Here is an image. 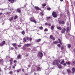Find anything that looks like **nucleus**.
Segmentation results:
<instances>
[{
  "mask_svg": "<svg viewBox=\"0 0 75 75\" xmlns=\"http://www.w3.org/2000/svg\"><path fill=\"white\" fill-rule=\"evenodd\" d=\"M34 19V17H31V18H30V21L32 22H33V23H35L36 24L37 22Z\"/></svg>",
  "mask_w": 75,
  "mask_h": 75,
  "instance_id": "obj_1",
  "label": "nucleus"
},
{
  "mask_svg": "<svg viewBox=\"0 0 75 75\" xmlns=\"http://www.w3.org/2000/svg\"><path fill=\"white\" fill-rule=\"evenodd\" d=\"M58 23L59 24H64L65 22L64 21H59Z\"/></svg>",
  "mask_w": 75,
  "mask_h": 75,
  "instance_id": "obj_2",
  "label": "nucleus"
},
{
  "mask_svg": "<svg viewBox=\"0 0 75 75\" xmlns=\"http://www.w3.org/2000/svg\"><path fill=\"white\" fill-rule=\"evenodd\" d=\"M52 15L54 17H57V15L56 14L55 12H53L52 13Z\"/></svg>",
  "mask_w": 75,
  "mask_h": 75,
  "instance_id": "obj_3",
  "label": "nucleus"
},
{
  "mask_svg": "<svg viewBox=\"0 0 75 75\" xmlns=\"http://www.w3.org/2000/svg\"><path fill=\"white\" fill-rule=\"evenodd\" d=\"M53 65L56 64L57 65V64H58V63L57 62V61L56 60H55L53 61Z\"/></svg>",
  "mask_w": 75,
  "mask_h": 75,
  "instance_id": "obj_4",
  "label": "nucleus"
},
{
  "mask_svg": "<svg viewBox=\"0 0 75 75\" xmlns=\"http://www.w3.org/2000/svg\"><path fill=\"white\" fill-rule=\"evenodd\" d=\"M5 43H6V42H5V41H3L2 43H0V46H3Z\"/></svg>",
  "mask_w": 75,
  "mask_h": 75,
  "instance_id": "obj_5",
  "label": "nucleus"
},
{
  "mask_svg": "<svg viewBox=\"0 0 75 75\" xmlns=\"http://www.w3.org/2000/svg\"><path fill=\"white\" fill-rule=\"evenodd\" d=\"M38 54L40 57H42L43 56V54H42V52H39L38 53Z\"/></svg>",
  "mask_w": 75,
  "mask_h": 75,
  "instance_id": "obj_6",
  "label": "nucleus"
},
{
  "mask_svg": "<svg viewBox=\"0 0 75 75\" xmlns=\"http://www.w3.org/2000/svg\"><path fill=\"white\" fill-rule=\"evenodd\" d=\"M31 45V44L30 43V44H25L24 45V46H25V47H30V46Z\"/></svg>",
  "mask_w": 75,
  "mask_h": 75,
  "instance_id": "obj_7",
  "label": "nucleus"
},
{
  "mask_svg": "<svg viewBox=\"0 0 75 75\" xmlns=\"http://www.w3.org/2000/svg\"><path fill=\"white\" fill-rule=\"evenodd\" d=\"M35 8L36 10H41V9H40L39 7L37 6H35Z\"/></svg>",
  "mask_w": 75,
  "mask_h": 75,
  "instance_id": "obj_8",
  "label": "nucleus"
},
{
  "mask_svg": "<svg viewBox=\"0 0 75 75\" xmlns=\"http://www.w3.org/2000/svg\"><path fill=\"white\" fill-rule=\"evenodd\" d=\"M66 30V29H65V28L63 29L62 31V33H64L65 32Z\"/></svg>",
  "mask_w": 75,
  "mask_h": 75,
  "instance_id": "obj_9",
  "label": "nucleus"
},
{
  "mask_svg": "<svg viewBox=\"0 0 75 75\" xmlns=\"http://www.w3.org/2000/svg\"><path fill=\"white\" fill-rule=\"evenodd\" d=\"M49 73H50V71H48V70H47L46 71L45 74L46 75H48Z\"/></svg>",
  "mask_w": 75,
  "mask_h": 75,
  "instance_id": "obj_10",
  "label": "nucleus"
},
{
  "mask_svg": "<svg viewBox=\"0 0 75 75\" xmlns=\"http://www.w3.org/2000/svg\"><path fill=\"white\" fill-rule=\"evenodd\" d=\"M59 42L58 41H55L53 42V43L55 44H58Z\"/></svg>",
  "mask_w": 75,
  "mask_h": 75,
  "instance_id": "obj_11",
  "label": "nucleus"
},
{
  "mask_svg": "<svg viewBox=\"0 0 75 75\" xmlns=\"http://www.w3.org/2000/svg\"><path fill=\"white\" fill-rule=\"evenodd\" d=\"M12 45L13 47H17V45L16 43H13L12 44Z\"/></svg>",
  "mask_w": 75,
  "mask_h": 75,
  "instance_id": "obj_12",
  "label": "nucleus"
},
{
  "mask_svg": "<svg viewBox=\"0 0 75 75\" xmlns=\"http://www.w3.org/2000/svg\"><path fill=\"white\" fill-rule=\"evenodd\" d=\"M57 66H58V67L59 68H61V65L60 64H57Z\"/></svg>",
  "mask_w": 75,
  "mask_h": 75,
  "instance_id": "obj_13",
  "label": "nucleus"
},
{
  "mask_svg": "<svg viewBox=\"0 0 75 75\" xmlns=\"http://www.w3.org/2000/svg\"><path fill=\"white\" fill-rule=\"evenodd\" d=\"M1 63H2V64H3V59H1L0 60V64H1Z\"/></svg>",
  "mask_w": 75,
  "mask_h": 75,
  "instance_id": "obj_14",
  "label": "nucleus"
},
{
  "mask_svg": "<svg viewBox=\"0 0 75 75\" xmlns=\"http://www.w3.org/2000/svg\"><path fill=\"white\" fill-rule=\"evenodd\" d=\"M69 27H67V32L68 33V31H69Z\"/></svg>",
  "mask_w": 75,
  "mask_h": 75,
  "instance_id": "obj_15",
  "label": "nucleus"
},
{
  "mask_svg": "<svg viewBox=\"0 0 75 75\" xmlns=\"http://www.w3.org/2000/svg\"><path fill=\"white\" fill-rule=\"evenodd\" d=\"M72 71H73V73H74L75 72V68H73L72 69Z\"/></svg>",
  "mask_w": 75,
  "mask_h": 75,
  "instance_id": "obj_16",
  "label": "nucleus"
},
{
  "mask_svg": "<svg viewBox=\"0 0 75 75\" xmlns=\"http://www.w3.org/2000/svg\"><path fill=\"white\" fill-rule=\"evenodd\" d=\"M41 39H39L38 40H35V42H40V41H41Z\"/></svg>",
  "mask_w": 75,
  "mask_h": 75,
  "instance_id": "obj_17",
  "label": "nucleus"
},
{
  "mask_svg": "<svg viewBox=\"0 0 75 75\" xmlns=\"http://www.w3.org/2000/svg\"><path fill=\"white\" fill-rule=\"evenodd\" d=\"M37 71H41V68L40 67H38Z\"/></svg>",
  "mask_w": 75,
  "mask_h": 75,
  "instance_id": "obj_18",
  "label": "nucleus"
},
{
  "mask_svg": "<svg viewBox=\"0 0 75 75\" xmlns=\"http://www.w3.org/2000/svg\"><path fill=\"white\" fill-rule=\"evenodd\" d=\"M17 11H18V13H21V10L18 9H17Z\"/></svg>",
  "mask_w": 75,
  "mask_h": 75,
  "instance_id": "obj_19",
  "label": "nucleus"
},
{
  "mask_svg": "<svg viewBox=\"0 0 75 75\" xmlns=\"http://www.w3.org/2000/svg\"><path fill=\"white\" fill-rule=\"evenodd\" d=\"M23 50H25V49H26V47L25 46H23L22 48Z\"/></svg>",
  "mask_w": 75,
  "mask_h": 75,
  "instance_id": "obj_20",
  "label": "nucleus"
},
{
  "mask_svg": "<svg viewBox=\"0 0 75 75\" xmlns=\"http://www.w3.org/2000/svg\"><path fill=\"white\" fill-rule=\"evenodd\" d=\"M23 41L24 42H25L26 41V39H25V38H23Z\"/></svg>",
  "mask_w": 75,
  "mask_h": 75,
  "instance_id": "obj_21",
  "label": "nucleus"
},
{
  "mask_svg": "<svg viewBox=\"0 0 75 75\" xmlns=\"http://www.w3.org/2000/svg\"><path fill=\"white\" fill-rule=\"evenodd\" d=\"M67 46L68 47V48H71V44H70L67 45Z\"/></svg>",
  "mask_w": 75,
  "mask_h": 75,
  "instance_id": "obj_22",
  "label": "nucleus"
},
{
  "mask_svg": "<svg viewBox=\"0 0 75 75\" xmlns=\"http://www.w3.org/2000/svg\"><path fill=\"white\" fill-rule=\"evenodd\" d=\"M13 18H14L13 17H12L11 18L9 19V21H11L12 20H13Z\"/></svg>",
  "mask_w": 75,
  "mask_h": 75,
  "instance_id": "obj_23",
  "label": "nucleus"
},
{
  "mask_svg": "<svg viewBox=\"0 0 75 75\" xmlns=\"http://www.w3.org/2000/svg\"><path fill=\"white\" fill-rule=\"evenodd\" d=\"M58 40L59 41V42L60 44H61V45H62V43L61 42V40H60V39H59Z\"/></svg>",
  "mask_w": 75,
  "mask_h": 75,
  "instance_id": "obj_24",
  "label": "nucleus"
},
{
  "mask_svg": "<svg viewBox=\"0 0 75 75\" xmlns=\"http://www.w3.org/2000/svg\"><path fill=\"white\" fill-rule=\"evenodd\" d=\"M57 29L58 30H62V28H61L60 27H57Z\"/></svg>",
  "mask_w": 75,
  "mask_h": 75,
  "instance_id": "obj_25",
  "label": "nucleus"
},
{
  "mask_svg": "<svg viewBox=\"0 0 75 75\" xmlns=\"http://www.w3.org/2000/svg\"><path fill=\"white\" fill-rule=\"evenodd\" d=\"M21 69H19L17 70V72H19L20 71H21Z\"/></svg>",
  "mask_w": 75,
  "mask_h": 75,
  "instance_id": "obj_26",
  "label": "nucleus"
},
{
  "mask_svg": "<svg viewBox=\"0 0 75 75\" xmlns=\"http://www.w3.org/2000/svg\"><path fill=\"white\" fill-rule=\"evenodd\" d=\"M67 71L68 73H70L71 72V70L69 69H67Z\"/></svg>",
  "mask_w": 75,
  "mask_h": 75,
  "instance_id": "obj_27",
  "label": "nucleus"
},
{
  "mask_svg": "<svg viewBox=\"0 0 75 75\" xmlns=\"http://www.w3.org/2000/svg\"><path fill=\"white\" fill-rule=\"evenodd\" d=\"M14 2V0H11V3H13Z\"/></svg>",
  "mask_w": 75,
  "mask_h": 75,
  "instance_id": "obj_28",
  "label": "nucleus"
},
{
  "mask_svg": "<svg viewBox=\"0 0 75 75\" xmlns=\"http://www.w3.org/2000/svg\"><path fill=\"white\" fill-rule=\"evenodd\" d=\"M67 64L68 65H70V64H71V62H67Z\"/></svg>",
  "mask_w": 75,
  "mask_h": 75,
  "instance_id": "obj_29",
  "label": "nucleus"
},
{
  "mask_svg": "<svg viewBox=\"0 0 75 75\" xmlns=\"http://www.w3.org/2000/svg\"><path fill=\"white\" fill-rule=\"evenodd\" d=\"M18 17V16H15L14 18V20H16V19Z\"/></svg>",
  "mask_w": 75,
  "mask_h": 75,
  "instance_id": "obj_30",
  "label": "nucleus"
},
{
  "mask_svg": "<svg viewBox=\"0 0 75 75\" xmlns=\"http://www.w3.org/2000/svg\"><path fill=\"white\" fill-rule=\"evenodd\" d=\"M72 65H74V64H75V61H73L72 63Z\"/></svg>",
  "mask_w": 75,
  "mask_h": 75,
  "instance_id": "obj_31",
  "label": "nucleus"
},
{
  "mask_svg": "<svg viewBox=\"0 0 75 75\" xmlns=\"http://www.w3.org/2000/svg\"><path fill=\"white\" fill-rule=\"evenodd\" d=\"M63 63H64V60H62V62L60 63V64H63Z\"/></svg>",
  "mask_w": 75,
  "mask_h": 75,
  "instance_id": "obj_32",
  "label": "nucleus"
},
{
  "mask_svg": "<svg viewBox=\"0 0 75 75\" xmlns=\"http://www.w3.org/2000/svg\"><path fill=\"white\" fill-rule=\"evenodd\" d=\"M22 34H23V35H24L25 34V32L24 31H23L22 32Z\"/></svg>",
  "mask_w": 75,
  "mask_h": 75,
  "instance_id": "obj_33",
  "label": "nucleus"
},
{
  "mask_svg": "<svg viewBox=\"0 0 75 75\" xmlns=\"http://www.w3.org/2000/svg\"><path fill=\"white\" fill-rule=\"evenodd\" d=\"M13 61V58H11V60H9V61L10 62H12V61Z\"/></svg>",
  "mask_w": 75,
  "mask_h": 75,
  "instance_id": "obj_34",
  "label": "nucleus"
},
{
  "mask_svg": "<svg viewBox=\"0 0 75 75\" xmlns=\"http://www.w3.org/2000/svg\"><path fill=\"white\" fill-rule=\"evenodd\" d=\"M39 28L40 30H42L43 29V28L42 27H40Z\"/></svg>",
  "mask_w": 75,
  "mask_h": 75,
  "instance_id": "obj_35",
  "label": "nucleus"
},
{
  "mask_svg": "<svg viewBox=\"0 0 75 75\" xmlns=\"http://www.w3.org/2000/svg\"><path fill=\"white\" fill-rule=\"evenodd\" d=\"M54 26H51V30H53L54 29Z\"/></svg>",
  "mask_w": 75,
  "mask_h": 75,
  "instance_id": "obj_36",
  "label": "nucleus"
},
{
  "mask_svg": "<svg viewBox=\"0 0 75 75\" xmlns=\"http://www.w3.org/2000/svg\"><path fill=\"white\" fill-rule=\"evenodd\" d=\"M57 46H58V47H59V48H60V47H61V45H60L59 44H58L57 45Z\"/></svg>",
  "mask_w": 75,
  "mask_h": 75,
  "instance_id": "obj_37",
  "label": "nucleus"
},
{
  "mask_svg": "<svg viewBox=\"0 0 75 75\" xmlns=\"http://www.w3.org/2000/svg\"><path fill=\"white\" fill-rule=\"evenodd\" d=\"M44 31H48V29L47 28L45 29Z\"/></svg>",
  "mask_w": 75,
  "mask_h": 75,
  "instance_id": "obj_38",
  "label": "nucleus"
},
{
  "mask_svg": "<svg viewBox=\"0 0 75 75\" xmlns=\"http://www.w3.org/2000/svg\"><path fill=\"white\" fill-rule=\"evenodd\" d=\"M50 38H51V39H52V35H50Z\"/></svg>",
  "mask_w": 75,
  "mask_h": 75,
  "instance_id": "obj_39",
  "label": "nucleus"
},
{
  "mask_svg": "<svg viewBox=\"0 0 75 75\" xmlns=\"http://www.w3.org/2000/svg\"><path fill=\"white\" fill-rule=\"evenodd\" d=\"M51 18V17H47L46 18L47 19H49V18Z\"/></svg>",
  "mask_w": 75,
  "mask_h": 75,
  "instance_id": "obj_40",
  "label": "nucleus"
},
{
  "mask_svg": "<svg viewBox=\"0 0 75 75\" xmlns=\"http://www.w3.org/2000/svg\"><path fill=\"white\" fill-rule=\"evenodd\" d=\"M51 10V8H47V10Z\"/></svg>",
  "mask_w": 75,
  "mask_h": 75,
  "instance_id": "obj_41",
  "label": "nucleus"
},
{
  "mask_svg": "<svg viewBox=\"0 0 75 75\" xmlns=\"http://www.w3.org/2000/svg\"><path fill=\"white\" fill-rule=\"evenodd\" d=\"M42 6H43V7H45L46 6V4H42Z\"/></svg>",
  "mask_w": 75,
  "mask_h": 75,
  "instance_id": "obj_42",
  "label": "nucleus"
},
{
  "mask_svg": "<svg viewBox=\"0 0 75 75\" xmlns=\"http://www.w3.org/2000/svg\"><path fill=\"white\" fill-rule=\"evenodd\" d=\"M10 65H12V64H13V62H10Z\"/></svg>",
  "mask_w": 75,
  "mask_h": 75,
  "instance_id": "obj_43",
  "label": "nucleus"
},
{
  "mask_svg": "<svg viewBox=\"0 0 75 75\" xmlns=\"http://www.w3.org/2000/svg\"><path fill=\"white\" fill-rule=\"evenodd\" d=\"M57 64L58 63V62L59 63V62H60V60H57Z\"/></svg>",
  "mask_w": 75,
  "mask_h": 75,
  "instance_id": "obj_44",
  "label": "nucleus"
},
{
  "mask_svg": "<svg viewBox=\"0 0 75 75\" xmlns=\"http://www.w3.org/2000/svg\"><path fill=\"white\" fill-rule=\"evenodd\" d=\"M12 73H13V71H10V72L9 73V74H12Z\"/></svg>",
  "mask_w": 75,
  "mask_h": 75,
  "instance_id": "obj_45",
  "label": "nucleus"
},
{
  "mask_svg": "<svg viewBox=\"0 0 75 75\" xmlns=\"http://www.w3.org/2000/svg\"><path fill=\"white\" fill-rule=\"evenodd\" d=\"M61 50H63L64 49V46H62L61 47Z\"/></svg>",
  "mask_w": 75,
  "mask_h": 75,
  "instance_id": "obj_46",
  "label": "nucleus"
},
{
  "mask_svg": "<svg viewBox=\"0 0 75 75\" xmlns=\"http://www.w3.org/2000/svg\"><path fill=\"white\" fill-rule=\"evenodd\" d=\"M45 25H48V23H45Z\"/></svg>",
  "mask_w": 75,
  "mask_h": 75,
  "instance_id": "obj_47",
  "label": "nucleus"
},
{
  "mask_svg": "<svg viewBox=\"0 0 75 75\" xmlns=\"http://www.w3.org/2000/svg\"><path fill=\"white\" fill-rule=\"evenodd\" d=\"M17 58H20V55H18L17 56Z\"/></svg>",
  "mask_w": 75,
  "mask_h": 75,
  "instance_id": "obj_48",
  "label": "nucleus"
},
{
  "mask_svg": "<svg viewBox=\"0 0 75 75\" xmlns=\"http://www.w3.org/2000/svg\"><path fill=\"white\" fill-rule=\"evenodd\" d=\"M29 40H30V41H32V38H29Z\"/></svg>",
  "mask_w": 75,
  "mask_h": 75,
  "instance_id": "obj_49",
  "label": "nucleus"
},
{
  "mask_svg": "<svg viewBox=\"0 0 75 75\" xmlns=\"http://www.w3.org/2000/svg\"><path fill=\"white\" fill-rule=\"evenodd\" d=\"M41 14H42V16H44V13L42 12H41Z\"/></svg>",
  "mask_w": 75,
  "mask_h": 75,
  "instance_id": "obj_50",
  "label": "nucleus"
},
{
  "mask_svg": "<svg viewBox=\"0 0 75 75\" xmlns=\"http://www.w3.org/2000/svg\"><path fill=\"white\" fill-rule=\"evenodd\" d=\"M18 47H21V45H18Z\"/></svg>",
  "mask_w": 75,
  "mask_h": 75,
  "instance_id": "obj_51",
  "label": "nucleus"
},
{
  "mask_svg": "<svg viewBox=\"0 0 75 75\" xmlns=\"http://www.w3.org/2000/svg\"><path fill=\"white\" fill-rule=\"evenodd\" d=\"M52 39L53 40H55V38H52Z\"/></svg>",
  "mask_w": 75,
  "mask_h": 75,
  "instance_id": "obj_52",
  "label": "nucleus"
},
{
  "mask_svg": "<svg viewBox=\"0 0 75 75\" xmlns=\"http://www.w3.org/2000/svg\"><path fill=\"white\" fill-rule=\"evenodd\" d=\"M27 40H29V38H28V37H27Z\"/></svg>",
  "mask_w": 75,
  "mask_h": 75,
  "instance_id": "obj_53",
  "label": "nucleus"
},
{
  "mask_svg": "<svg viewBox=\"0 0 75 75\" xmlns=\"http://www.w3.org/2000/svg\"><path fill=\"white\" fill-rule=\"evenodd\" d=\"M48 25L49 26H51V24L50 23L48 24Z\"/></svg>",
  "mask_w": 75,
  "mask_h": 75,
  "instance_id": "obj_54",
  "label": "nucleus"
},
{
  "mask_svg": "<svg viewBox=\"0 0 75 75\" xmlns=\"http://www.w3.org/2000/svg\"><path fill=\"white\" fill-rule=\"evenodd\" d=\"M17 62V61H16V60H14V63L16 62Z\"/></svg>",
  "mask_w": 75,
  "mask_h": 75,
  "instance_id": "obj_55",
  "label": "nucleus"
},
{
  "mask_svg": "<svg viewBox=\"0 0 75 75\" xmlns=\"http://www.w3.org/2000/svg\"><path fill=\"white\" fill-rule=\"evenodd\" d=\"M13 68H15V66H13Z\"/></svg>",
  "mask_w": 75,
  "mask_h": 75,
  "instance_id": "obj_56",
  "label": "nucleus"
},
{
  "mask_svg": "<svg viewBox=\"0 0 75 75\" xmlns=\"http://www.w3.org/2000/svg\"><path fill=\"white\" fill-rule=\"evenodd\" d=\"M31 67V66H30V65H28V67Z\"/></svg>",
  "mask_w": 75,
  "mask_h": 75,
  "instance_id": "obj_57",
  "label": "nucleus"
},
{
  "mask_svg": "<svg viewBox=\"0 0 75 75\" xmlns=\"http://www.w3.org/2000/svg\"><path fill=\"white\" fill-rule=\"evenodd\" d=\"M22 70V71H23V72H24V69H23Z\"/></svg>",
  "mask_w": 75,
  "mask_h": 75,
  "instance_id": "obj_58",
  "label": "nucleus"
},
{
  "mask_svg": "<svg viewBox=\"0 0 75 75\" xmlns=\"http://www.w3.org/2000/svg\"><path fill=\"white\" fill-rule=\"evenodd\" d=\"M15 49H17V47H15Z\"/></svg>",
  "mask_w": 75,
  "mask_h": 75,
  "instance_id": "obj_59",
  "label": "nucleus"
},
{
  "mask_svg": "<svg viewBox=\"0 0 75 75\" xmlns=\"http://www.w3.org/2000/svg\"><path fill=\"white\" fill-rule=\"evenodd\" d=\"M74 52H75V49H74Z\"/></svg>",
  "mask_w": 75,
  "mask_h": 75,
  "instance_id": "obj_60",
  "label": "nucleus"
},
{
  "mask_svg": "<svg viewBox=\"0 0 75 75\" xmlns=\"http://www.w3.org/2000/svg\"><path fill=\"white\" fill-rule=\"evenodd\" d=\"M13 49H14V48H13V47L11 48V50H13Z\"/></svg>",
  "mask_w": 75,
  "mask_h": 75,
  "instance_id": "obj_61",
  "label": "nucleus"
},
{
  "mask_svg": "<svg viewBox=\"0 0 75 75\" xmlns=\"http://www.w3.org/2000/svg\"><path fill=\"white\" fill-rule=\"evenodd\" d=\"M63 65H66V64H63Z\"/></svg>",
  "mask_w": 75,
  "mask_h": 75,
  "instance_id": "obj_62",
  "label": "nucleus"
},
{
  "mask_svg": "<svg viewBox=\"0 0 75 75\" xmlns=\"http://www.w3.org/2000/svg\"><path fill=\"white\" fill-rule=\"evenodd\" d=\"M2 14V13H0V15H1Z\"/></svg>",
  "mask_w": 75,
  "mask_h": 75,
  "instance_id": "obj_63",
  "label": "nucleus"
},
{
  "mask_svg": "<svg viewBox=\"0 0 75 75\" xmlns=\"http://www.w3.org/2000/svg\"><path fill=\"white\" fill-rule=\"evenodd\" d=\"M61 1H63V0H60Z\"/></svg>",
  "mask_w": 75,
  "mask_h": 75,
  "instance_id": "obj_64",
  "label": "nucleus"
}]
</instances>
